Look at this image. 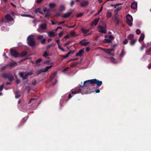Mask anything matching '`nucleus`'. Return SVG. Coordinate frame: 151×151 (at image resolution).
<instances>
[{"label":"nucleus","mask_w":151,"mask_h":151,"mask_svg":"<svg viewBox=\"0 0 151 151\" xmlns=\"http://www.w3.org/2000/svg\"><path fill=\"white\" fill-rule=\"evenodd\" d=\"M86 40L85 39L83 40L80 42V43L83 46H86L89 43V42H85Z\"/></svg>","instance_id":"obj_11"},{"label":"nucleus","mask_w":151,"mask_h":151,"mask_svg":"<svg viewBox=\"0 0 151 151\" xmlns=\"http://www.w3.org/2000/svg\"><path fill=\"white\" fill-rule=\"evenodd\" d=\"M34 39V35H29L27 38V40L28 41V42L29 41H31L33 40Z\"/></svg>","instance_id":"obj_19"},{"label":"nucleus","mask_w":151,"mask_h":151,"mask_svg":"<svg viewBox=\"0 0 151 151\" xmlns=\"http://www.w3.org/2000/svg\"><path fill=\"white\" fill-rule=\"evenodd\" d=\"M33 74V70H32L29 72H20L19 73L20 76L24 80L28 78V76L31 75Z\"/></svg>","instance_id":"obj_2"},{"label":"nucleus","mask_w":151,"mask_h":151,"mask_svg":"<svg viewBox=\"0 0 151 151\" xmlns=\"http://www.w3.org/2000/svg\"><path fill=\"white\" fill-rule=\"evenodd\" d=\"M84 52V49H82L79 51L76 54V56H82V54Z\"/></svg>","instance_id":"obj_18"},{"label":"nucleus","mask_w":151,"mask_h":151,"mask_svg":"<svg viewBox=\"0 0 151 151\" xmlns=\"http://www.w3.org/2000/svg\"><path fill=\"white\" fill-rule=\"evenodd\" d=\"M83 16V14L82 13H80L78 14L77 15V17H80L82 16Z\"/></svg>","instance_id":"obj_62"},{"label":"nucleus","mask_w":151,"mask_h":151,"mask_svg":"<svg viewBox=\"0 0 151 151\" xmlns=\"http://www.w3.org/2000/svg\"><path fill=\"white\" fill-rule=\"evenodd\" d=\"M3 87H4V85H2L0 86V91H2V90H3Z\"/></svg>","instance_id":"obj_59"},{"label":"nucleus","mask_w":151,"mask_h":151,"mask_svg":"<svg viewBox=\"0 0 151 151\" xmlns=\"http://www.w3.org/2000/svg\"><path fill=\"white\" fill-rule=\"evenodd\" d=\"M99 31L102 33L106 34V25L104 24L103 26L99 25L98 26Z\"/></svg>","instance_id":"obj_3"},{"label":"nucleus","mask_w":151,"mask_h":151,"mask_svg":"<svg viewBox=\"0 0 151 151\" xmlns=\"http://www.w3.org/2000/svg\"><path fill=\"white\" fill-rule=\"evenodd\" d=\"M75 32L74 31H71L70 33V34L71 35H72V36H74L75 35Z\"/></svg>","instance_id":"obj_54"},{"label":"nucleus","mask_w":151,"mask_h":151,"mask_svg":"<svg viewBox=\"0 0 151 151\" xmlns=\"http://www.w3.org/2000/svg\"><path fill=\"white\" fill-rule=\"evenodd\" d=\"M114 37L111 35H110L109 37V39L111 40H113L114 39Z\"/></svg>","instance_id":"obj_55"},{"label":"nucleus","mask_w":151,"mask_h":151,"mask_svg":"<svg viewBox=\"0 0 151 151\" xmlns=\"http://www.w3.org/2000/svg\"><path fill=\"white\" fill-rule=\"evenodd\" d=\"M26 88L27 89L28 92L29 93L30 90V88L29 86H27L26 87Z\"/></svg>","instance_id":"obj_58"},{"label":"nucleus","mask_w":151,"mask_h":151,"mask_svg":"<svg viewBox=\"0 0 151 151\" xmlns=\"http://www.w3.org/2000/svg\"><path fill=\"white\" fill-rule=\"evenodd\" d=\"M128 42V40L127 39H126L124 40V41L123 42V43L124 45L127 44Z\"/></svg>","instance_id":"obj_51"},{"label":"nucleus","mask_w":151,"mask_h":151,"mask_svg":"<svg viewBox=\"0 0 151 151\" xmlns=\"http://www.w3.org/2000/svg\"><path fill=\"white\" fill-rule=\"evenodd\" d=\"M11 74V73H4L2 74L1 75V77L4 78H8L9 76Z\"/></svg>","instance_id":"obj_10"},{"label":"nucleus","mask_w":151,"mask_h":151,"mask_svg":"<svg viewBox=\"0 0 151 151\" xmlns=\"http://www.w3.org/2000/svg\"><path fill=\"white\" fill-rule=\"evenodd\" d=\"M125 54V52H124V49H122V52L120 54V56H122L124 55Z\"/></svg>","instance_id":"obj_38"},{"label":"nucleus","mask_w":151,"mask_h":151,"mask_svg":"<svg viewBox=\"0 0 151 151\" xmlns=\"http://www.w3.org/2000/svg\"><path fill=\"white\" fill-rule=\"evenodd\" d=\"M151 51V48H149L148 49H147L146 50L145 55H148L150 54L149 53V52H150Z\"/></svg>","instance_id":"obj_33"},{"label":"nucleus","mask_w":151,"mask_h":151,"mask_svg":"<svg viewBox=\"0 0 151 151\" xmlns=\"http://www.w3.org/2000/svg\"><path fill=\"white\" fill-rule=\"evenodd\" d=\"M42 60V59L41 58L39 59L36 60L35 62V63L37 64V66H39L40 65V64H39V63Z\"/></svg>","instance_id":"obj_28"},{"label":"nucleus","mask_w":151,"mask_h":151,"mask_svg":"<svg viewBox=\"0 0 151 151\" xmlns=\"http://www.w3.org/2000/svg\"><path fill=\"white\" fill-rule=\"evenodd\" d=\"M81 31L82 32L84 33H86V29L84 28H82Z\"/></svg>","instance_id":"obj_52"},{"label":"nucleus","mask_w":151,"mask_h":151,"mask_svg":"<svg viewBox=\"0 0 151 151\" xmlns=\"http://www.w3.org/2000/svg\"><path fill=\"white\" fill-rule=\"evenodd\" d=\"M48 35L50 37H54L55 36V35L54 32H50L48 34Z\"/></svg>","instance_id":"obj_32"},{"label":"nucleus","mask_w":151,"mask_h":151,"mask_svg":"<svg viewBox=\"0 0 151 151\" xmlns=\"http://www.w3.org/2000/svg\"><path fill=\"white\" fill-rule=\"evenodd\" d=\"M57 73L56 72H54L53 73L52 75L50 77V78L51 79V81H52L53 79L55 77V76L56 75Z\"/></svg>","instance_id":"obj_31"},{"label":"nucleus","mask_w":151,"mask_h":151,"mask_svg":"<svg viewBox=\"0 0 151 151\" xmlns=\"http://www.w3.org/2000/svg\"><path fill=\"white\" fill-rule=\"evenodd\" d=\"M19 90L17 91L15 93V97L16 99H18L19 98L21 95L19 94Z\"/></svg>","instance_id":"obj_22"},{"label":"nucleus","mask_w":151,"mask_h":151,"mask_svg":"<svg viewBox=\"0 0 151 151\" xmlns=\"http://www.w3.org/2000/svg\"><path fill=\"white\" fill-rule=\"evenodd\" d=\"M16 83L18 84L19 83V82H20V81L19 79L17 78V79H16Z\"/></svg>","instance_id":"obj_60"},{"label":"nucleus","mask_w":151,"mask_h":151,"mask_svg":"<svg viewBox=\"0 0 151 151\" xmlns=\"http://www.w3.org/2000/svg\"><path fill=\"white\" fill-rule=\"evenodd\" d=\"M134 36L133 34H130L128 36L127 38L129 40H132L134 39Z\"/></svg>","instance_id":"obj_24"},{"label":"nucleus","mask_w":151,"mask_h":151,"mask_svg":"<svg viewBox=\"0 0 151 151\" xmlns=\"http://www.w3.org/2000/svg\"><path fill=\"white\" fill-rule=\"evenodd\" d=\"M122 7L121 6L119 7H117L116 9V11H117L118 12L121 9Z\"/></svg>","instance_id":"obj_53"},{"label":"nucleus","mask_w":151,"mask_h":151,"mask_svg":"<svg viewBox=\"0 0 151 151\" xmlns=\"http://www.w3.org/2000/svg\"><path fill=\"white\" fill-rule=\"evenodd\" d=\"M7 66H8V65H6L4 67H1V70H4L5 69H6V67Z\"/></svg>","instance_id":"obj_50"},{"label":"nucleus","mask_w":151,"mask_h":151,"mask_svg":"<svg viewBox=\"0 0 151 151\" xmlns=\"http://www.w3.org/2000/svg\"><path fill=\"white\" fill-rule=\"evenodd\" d=\"M71 14V13L70 12H68L65 13L63 16V17L64 18H67L70 16Z\"/></svg>","instance_id":"obj_20"},{"label":"nucleus","mask_w":151,"mask_h":151,"mask_svg":"<svg viewBox=\"0 0 151 151\" xmlns=\"http://www.w3.org/2000/svg\"><path fill=\"white\" fill-rule=\"evenodd\" d=\"M127 23L129 26H132V21L133 20V18L132 16L130 15H128L126 17Z\"/></svg>","instance_id":"obj_4"},{"label":"nucleus","mask_w":151,"mask_h":151,"mask_svg":"<svg viewBox=\"0 0 151 151\" xmlns=\"http://www.w3.org/2000/svg\"><path fill=\"white\" fill-rule=\"evenodd\" d=\"M36 80H34L32 82V84L34 86H35L36 84Z\"/></svg>","instance_id":"obj_63"},{"label":"nucleus","mask_w":151,"mask_h":151,"mask_svg":"<svg viewBox=\"0 0 151 151\" xmlns=\"http://www.w3.org/2000/svg\"><path fill=\"white\" fill-rule=\"evenodd\" d=\"M110 60L111 61L114 63H116V60L113 57L110 58Z\"/></svg>","instance_id":"obj_40"},{"label":"nucleus","mask_w":151,"mask_h":151,"mask_svg":"<svg viewBox=\"0 0 151 151\" xmlns=\"http://www.w3.org/2000/svg\"><path fill=\"white\" fill-rule=\"evenodd\" d=\"M53 46V44H51L50 45H48L47 46V49H48L50 48H51V47H52Z\"/></svg>","instance_id":"obj_49"},{"label":"nucleus","mask_w":151,"mask_h":151,"mask_svg":"<svg viewBox=\"0 0 151 151\" xmlns=\"http://www.w3.org/2000/svg\"><path fill=\"white\" fill-rule=\"evenodd\" d=\"M56 6V4L54 3H50L49 4V6L51 8H54Z\"/></svg>","instance_id":"obj_34"},{"label":"nucleus","mask_w":151,"mask_h":151,"mask_svg":"<svg viewBox=\"0 0 151 151\" xmlns=\"http://www.w3.org/2000/svg\"><path fill=\"white\" fill-rule=\"evenodd\" d=\"M130 41V44L132 45H133L135 44L136 41V39H134L131 40Z\"/></svg>","instance_id":"obj_29"},{"label":"nucleus","mask_w":151,"mask_h":151,"mask_svg":"<svg viewBox=\"0 0 151 151\" xmlns=\"http://www.w3.org/2000/svg\"><path fill=\"white\" fill-rule=\"evenodd\" d=\"M136 32L137 34L139 35L141 31L139 29H137L136 30Z\"/></svg>","instance_id":"obj_46"},{"label":"nucleus","mask_w":151,"mask_h":151,"mask_svg":"<svg viewBox=\"0 0 151 151\" xmlns=\"http://www.w3.org/2000/svg\"><path fill=\"white\" fill-rule=\"evenodd\" d=\"M89 83L90 84L93 86L94 84H96L97 87H100L102 84V82L101 81H100L97 79H94L91 80H89L86 81L84 82L83 86L79 84L78 86L80 87H84L85 86L88 87L87 83Z\"/></svg>","instance_id":"obj_1"},{"label":"nucleus","mask_w":151,"mask_h":151,"mask_svg":"<svg viewBox=\"0 0 151 151\" xmlns=\"http://www.w3.org/2000/svg\"><path fill=\"white\" fill-rule=\"evenodd\" d=\"M119 22H120V20L119 19H117L115 20V21H114V22L116 24H117V25L119 24Z\"/></svg>","instance_id":"obj_45"},{"label":"nucleus","mask_w":151,"mask_h":151,"mask_svg":"<svg viewBox=\"0 0 151 151\" xmlns=\"http://www.w3.org/2000/svg\"><path fill=\"white\" fill-rule=\"evenodd\" d=\"M58 48L59 49L61 50L62 51L65 52L64 49L60 46L59 44H58Z\"/></svg>","instance_id":"obj_43"},{"label":"nucleus","mask_w":151,"mask_h":151,"mask_svg":"<svg viewBox=\"0 0 151 151\" xmlns=\"http://www.w3.org/2000/svg\"><path fill=\"white\" fill-rule=\"evenodd\" d=\"M43 37H44L42 35H39L37 37V39L38 40H40L43 39Z\"/></svg>","instance_id":"obj_37"},{"label":"nucleus","mask_w":151,"mask_h":151,"mask_svg":"<svg viewBox=\"0 0 151 151\" xmlns=\"http://www.w3.org/2000/svg\"><path fill=\"white\" fill-rule=\"evenodd\" d=\"M28 44L31 47H33L35 45V41L33 40L31 41H29L27 42Z\"/></svg>","instance_id":"obj_13"},{"label":"nucleus","mask_w":151,"mask_h":151,"mask_svg":"<svg viewBox=\"0 0 151 151\" xmlns=\"http://www.w3.org/2000/svg\"><path fill=\"white\" fill-rule=\"evenodd\" d=\"M34 12L35 14H37L39 12L40 14H43V12L41 10V9L40 8H38L34 10Z\"/></svg>","instance_id":"obj_15"},{"label":"nucleus","mask_w":151,"mask_h":151,"mask_svg":"<svg viewBox=\"0 0 151 151\" xmlns=\"http://www.w3.org/2000/svg\"><path fill=\"white\" fill-rule=\"evenodd\" d=\"M52 67V65H50L49 66H47L45 69L43 68V71L44 72L47 71L48 69Z\"/></svg>","instance_id":"obj_25"},{"label":"nucleus","mask_w":151,"mask_h":151,"mask_svg":"<svg viewBox=\"0 0 151 151\" xmlns=\"http://www.w3.org/2000/svg\"><path fill=\"white\" fill-rule=\"evenodd\" d=\"M99 18H96L94 19V20L91 23V26H93L94 25L96 26L99 22Z\"/></svg>","instance_id":"obj_6"},{"label":"nucleus","mask_w":151,"mask_h":151,"mask_svg":"<svg viewBox=\"0 0 151 151\" xmlns=\"http://www.w3.org/2000/svg\"><path fill=\"white\" fill-rule=\"evenodd\" d=\"M71 42H72L71 41H70L67 43H65L64 45V46H66L67 45L70 44L71 43Z\"/></svg>","instance_id":"obj_48"},{"label":"nucleus","mask_w":151,"mask_h":151,"mask_svg":"<svg viewBox=\"0 0 151 151\" xmlns=\"http://www.w3.org/2000/svg\"><path fill=\"white\" fill-rule=\"evenodd\" d=\"M6 19L9 21H12L14 19L9 14H7L5 16Z\"/></svg>","instance_id":"obj_14"},{"label":"nucleus","mask_w":151,"mask_h":151,"mask_svg":"<svg viewBox=\"0 0 151 151\" xmlns=\"http://www.w3.org/2000/svg\"><path fill=\"white\" fill-rule=\"evenodd\" d=\"M76 25V24H75L73 26H69L68 25H66V26L69 28H71L74 27Z\"/></svg>","instance_id":"obj_42"},{"label":"nucleus","mask_w":151,"mask_h":151,"mask_svg":"<svg viewBox=\"0 0 151 151\" xmlns=\"http://www.w3.org/2000/svg\"><path fill=\"white\" fill-rule=\"evenodd\" d=\"M99 49H101V50H102L105 52L106 53H108L110 55H111L112 56H114V53H112L110 52V51H108V50H106V49L105 48H101V47H99Z\"/></svg>","instance_id":"obj_8"},{"label":"nucleus","mask_w":151,"mask_h":151,"mask_svg":"<svg viewBox=\"0 0 151 151\" xmlns=\"http://www.w3.org/2000/svg\"><path fill=\"white\" fill-rule=\"evenodd\" d=\"M17 64L16 62H14L10 63L9 65H7L8 66H9L10 67L14 66L15 64Z\"/></svg>","instance_id":"obj_35"},{"label":"nucleus","mask_w":151,"mask_h":151,"mask_svg":"<svg viewBox=\"0 0 151 151\" xmlns=\"http://www.w3.org/2000/svg\"><path fill=\"white\" fill-rule=\"evenodd\" d=\"M48 55V53L46 51H45L44 54L43 55V56L45 57V58L47 57Z\"/></svg>","instance_id":"obj_41"},{"label":"nucleus","mask_w":151,"mask_h":151,"mask_svg":"<svg viewBox=\"0 0 151 151\" xmlns=\"http://www.w3.org/2000/svg\"><path fill=\"white\" fill-rule=\"evenodd\" d=\"M46 39L45 38L43 39L41 41V44H45V42L46 41Z\"/></svg>","instance_id":"obj_47"},{"label":"nucleus","mask_w":151,"mask_h":151,"mask_svg":"<svg viewBox=\"0 0 151 151\" xmlns=\"http://www.w3.org/2000/svg\"><path fill=\"white\" fill-rule=\"evenodd\" d=\"M8 79L10 82H12L14 80V76L11 74L10 75Z\"/></svg>","instance_id":"obj_26"},{"label":"nucleus","mask_w":151,"mask_h":151,"mask_svg":"<svg viewBox=\"0 0 151 151\" xmlns=\"http://www.w3.org/2000/svg\"><path fill=\"white\" fill-rule=\"evenodd\" d=\"M118 19V18L116 16H115L113 18V19L114 21L117 19Z\"/></svg>","instance_id":"obj_57"},{"label":"nucleus","mask_w":151,"mask_h":151,"mask_svg":"<svg viewBox=\"0 0 151 151\" xmlns=\"http://www.w3.org/2000/svg\"><path fill=\"white\" fill-rule=\"evenodd\" d=\"M47 26V25L46 23H43L40 25V27L42 29H45L46 28Z\"/></svg>","instance_id":"obj_21"},{"label":"nucleus","mask_w":151,"mask_h":151,"mask_svg":"<svg viewBox=\"0 0 151 151\" xmlns=\"http://www.w3.org/2000/svg\"><path fill=\"white\" fill-rule=\"evenodd\" d=\"M69 53H68L66 55H65L63 56V58H67L69 55Z\"/></svg>","instance_id":"obj_56"},{"label":"nucleus","mask_w":151,"mask_h":151,"mask_svg":"<svg viewBox=\"0 0 151 151\" xmlns=\"http://www.w3.org/2000/svg\"><path fill=\"white\" fill-rule=\"evenodd\" d=\"M83 93V92L82 91V89L81 88H79L78 90H76L74 91H73L71 92L72 94H76V93Z\"/></svg>","instance_id":"obj_9"},{"label":"nucleus","mask_w":151,"mask_h":151,"mask_svg":"<svg viewBox=\"0 0 151 151\" xmlns=\"http://www.w3.org/2000/svg\"><path fill=\"white\" fill-rule=\"evenodd\" d=\"M37 99L36 98H32L30 100V101H29V103H30L33 100H36Z\"/></svg>","instance_id":"obj_61"},{"label":"nucleus","mask_w":151,"mask_h":151,"mask_svg":"<svg viewBox=\"0 0 151 151\" xmlns=\"http://www.w3.org/2000/svg\"><path fill=\"white\" fill-rule=\"evenodd\" d=\"M145 35L143 33H142L138 41L139 42H141L144 39Z\"/></svg>","instance_id":"obj_17"},{"label":"nucleus","mask_w":151,"mask_h":151,"mask_svg":"<svg viewBox=\"0 0 151 151\" xmlns=\"http://www.w3.org/2000/svg\"><path fill=\"white\" fill-rule=\"evenodd\" d=\"M79 63L77 62L76 63H75L74 64H73L71 65L70 67L71 68H73V67H75Z\"/></svg>","instance_id":"obj_39"},{"label":"nucleus","mask_w":151,"mask_h":151,"mask_svg":"<svg viewBox=\"0 0 151 151\" xmlns=\"http://www.w3.org/2000/svg\"><path fill=\"white\" fill-rule=\"evenodd\" d=\"M88 4V1H84L80 3V5L82 7L86 6Z\"/></svg>","instance_id":"obj_7"},{"label":"nucleus","mask_w":151,"mask_h":151,"mask_svg":"<svg viewBox=\"0 0 151 151\" xmlns=\"http://www.w3.org/2000/svg\"><path fill=\"white\" fill-rule=\"evenodd\" d=\"M50 16V14L49 12H47L45 14V17L46 18H48Z\"/></svg>","instance_id":"obj_44"},{"label":"nucleus","mask_w":151,"mask_h":151,"mask_svg":"<svg viewBox=\"0 0 151 151\" xmlns=\"http://www.w3.org/2000/svg\"><path fill=\"white\" fill-rule=\"evenodd\" d=\"M112 14L111 12H108L106 13V16L107 18H109L111 17Z\"/></svg>","instance_id":"obj_36"},{"label":"nucleus","mask_w":151,"mask_h":151,"mask_svg":"<svg viewBox=\"0 0 151 151\" xmlns=\"http://www.w3.org/2000/svg\"><path fill=\"white\" fill-rule=\"evenodd\" d=\"M27 54V52H26L23 51L20 53V57H23L25 56Z\"/></svg>","instance_id":"obj_23"},{"label":"nucleus","mask_w":151,"mask_h":151,"mask_svg":"<svg viewBox=\"0 0 151 151\" xmlns=\"http://www.w3.org/2000/svg\"><path fill=\"white\" fill-rule=\"evenodd\" d=\"M103 42L104 43L110 44L112 42V41L109 39L105 38L103 41Z\"/></svg>","instance_id":"obj_16"},{"label":"nucleus","mask_w":151,"mask_h":151,"mask_svg":"<svg viewBox=\"0 0 151 151\" xmlns=\"http://www.w3.org/2000/svg\"><path fill=\"white\" fill-rule=\"evenodd\" d=\"M65 6L63 5H61L60 6L59 10L60 11L63 12L65 10Z\"/></svg>","instance_id":"obj_30"},{"label":"nucleus","mask_w":151,"mask_h":151,"mask_svg":"<svg viewBox=\"0 0 151 151\" xmlns=\"http://www.w3.org/2000/svg\"><path fill=\"white\" fill-rule=\"evenodd\" d=\"M69 35H66L64 37V38L65 39H67L69 38Z\"/></svg>","instance_id":"obj_64"},{"label":"nucleus","mask_w":151,"mask_h":151,"mask_svg":"<svg viewBox=\"0 0 151 151\" xmlns=\"http://www.w3.org/2000/svg\"><path fill=\"white\" fill-rule=\"evenodd\" d=\"M43 68H41L40 69L37 70L36 71V73L38 75L40 74L41 73L43 72Z\"/></svg>","instance_id":"obj_27"},{"label":"nucleus","mask_w":151,"mask_h":151,"mask_svg":"<svg viewBox=\"0 0 151 151\" xmlns=\"http://www.w3.org/2000/svg\"><path fill=\"white\" fill-rule=\"evenodd\" d=\"M137 2L134 1L132 3L131 7L132 9H136L137 8Z\"/></svg>","instance_id":"obj_12"},{"label":"nucleus","mask_w":151,"mask_h":151,"mask_svg":"<svg viewBox=\"0 0 151 151\" xmlns=\"http://www.w3.org/2000/svg\"><path fill=\"white\" fill-rule=\"evenodd\" d=\"M10 52L11 55L15 58H17L19 56V53L16 50H14L11 48L10 49Z\"/></svg>","instance_id":"obj_5"}]
</instances>
